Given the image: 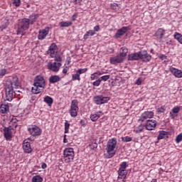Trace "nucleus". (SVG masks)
Listing matches in <instances>:
<instances>
[{"instance_id": "16", "label": "nucleus", "mask_w": 182, "mask_h": 182, "mask_svg": "<svg viewBox=\"0 0 182 182\" xmlns=\"http://www.w3.org/2000/svg\"><path fill=\"white\" fill-rule=\"evenodd\" d=\"M164 35H166V30L160 28L156 31L154 36L156 38L157 41L161 42V41H163L164 38Z\"/></svg>"}, {"instance_id": "11", "label": "nucleus", "mask_w": 182, "mask_h": 182, "mask_svg": "<svg viewBox=\"0 0 182 182\" xmlns=\"http://www.w3.org/2000/svg\"><path fill=\"white\" fill-rule=\"evenodd\" d=\"M48 54L50 55L51 58H55L58 55V46L55 43H53L48 50Z\"/></svg>"}, {"instance_id": "36", "label": "nucleus", "mask_w": 182, "mask_h": 182, "mask_svg": "<svg viewBox=\"0 0 182 182\" xmlns=\"http://www.w3.org/2000/svg\"><path fill=\"white\" fill-rule=\"evenodd\" d=\"M42 181H43V178H42L39 175L35 176L32 178V182H42Z\"/></svg>"}, {"instance_id": "34", "label": "nucleus", "mask_w": 182, "mask_h": 182, "mask_svg": "<svg viewBox=\"0 0 182 182\" xmlns=\"http://www.w3.org/2000/svg\"><path fill=\"white\" fill-rule=\"evenodd\" d=\"M10 126L12 129H16L18 127V119L16 118L12 119L10 122Z\"/></svg>"}, {"instance_id": "39", "label": "nucleus", "mask_w": 182, "mask_h": 182, "mask_svg": "<svg viewBox=\"0 0 182 182\" xmlns=\"http://www.w3.org/2000/svg\"><path fill=\"white\" fill-rule=\"evenodd\" d=\"M110 79V75H103L100 77V80L101 82H107Z\"/></svg>"}, {"instance_id": "52", "label": "nucleus", "mask_w": 182, "mask_h": 182, "mask_svg": "<svg viewBox=\"0 0 182 182\" xmlns=\"http://www.w3.org/2000/svg\"><path fill=\"white\" fill-rule=\"evenodd\" d=\"M76 18H77V13H75L72 16V21L73 22H75L76 21Z\"/></svg>"}, {"instance_id": "26", "label": "nucleus", "mask_w": 182, "mask_h": 182, "mask_svg": "<svg viewBox=\"0 0 182 182\" xmlns=\"http://www.w3.org/2000/svg\"><path fill=\"white\" fill-rule=\"evenodd\" d=\"M72 25H73V21H61L59 23L60 28H69V26H72Z\"/></svg>"}, {"instance_id": "53", "label": "nucleus", "mask_w": 182, "mask_h": 182, "mask_svg": "<svg viewBox=\"0 0 182 182\" xmlns=\"http://www.w3.org/2000/svg\"><path fill=\"white\" fill-rule=\"evenodd\" d=\"M80 124H81V126H82V127H86V122L83 119H81L80 121Z\"/></svg>"}, {"instance_id": "6", "label": "nucleus", "mask_w": 182, "mask_h": 182, "mask_svg": "<svg viewBox=\"0 0 182 182\" xmlns=\"http://www.w3.org/2000/svg\"><path fill=\"white\" fill-rule=\"evenodd\" d=\"M79 102L77 100H73L71 102L70 109L69 110L70 115L71 117H76L77 116V112H79Z\"/></svg>"}, {"instance_id": "61", "label": "nucleus", "mask_w": 182, "mask_h": 182, "mask_svg": "<svg viewBox=\"0 0 182 182\" xmlns=\"http://www.w3.org/2000/svg\"><path fill=\"white\" fill-rule=\"evenodd\" d=\"M75 4H80L82 0H75Z\"/></svg>"}, {"instance_id": "8", "label": "nucleus", "mask_w": 182, "mask_h": 182, "mask_svg": "<svg viewBox=\"0 0 182 182\" xmlns=\"http://www.w3.org/2000/svg\"><path fill=\"white\" fill-rule=\"evenodd\" d=\"M153 117H154V112L152 111H146L141 114L140 118L138 119V122L143 123L144 122L150 120V119H153Z\"/></svg>"}, {"instance_id": "42", "label": "nucleus", "mask_w": 182, "mask_h": 182, "mask_svg": "<svg viewBox=\"0 0 182 182\" xmlns=\"http://www.w3.org/2000/svg\"><path fill=\"white\" fill-rule=\"evenodd\" d=\"M11 2L14 6L19 7L21 4V0H11Z\"/></svg>"}, {"instance_id": "21", "label": "nucleus", "mask_w": 182, "mask_h": 182, "mask_svg": "<svg viewBox=\"0 0 182 182\" xmlns=\"http://www.w3.org/2000/svg\"><path fill=\"white\" fill-rule=\"evenodd\" d=\"M23 149L24 153H32V147H31V143L28 142L27 140H24L23 142Z\"/></svg>"}, {"instance_id": "25", "label": "nucleus", "mask_w": 182, "mask_h": 182, "mask_svg": "<svg viewBox=\"0 0 182 182\" xmlns=\"http://www.w3.org/2000/svg\"><path fill=\"white\" fill-rule=\"evenodd\" d=\"M0 112L3 114L8 113V112H9V106L6 104H2L0 107Z\"/></svg>"}, {"instance_id": "23", "label": "nucleus", "mask_w": 182, "mask_h": 182, "mask_svg": "<svg viewBox=\"0 0 182 182\" xmlns=\"http://www.w3.org/2000/svg\"><path fill=\"white\" fill-rule=\"evenodd\" d=\"M140 59V51L137 53H133L128 55V60H139Z\"/></svg>"}, {"instance_id": "35", "label": "nucleus", "mask_w": 182, "mask_h": 182, "mask_svg": "<svg viewBox=\"0 0 182 182\" xmlns=\"http://www.w3.org/2000/svg\"><path fill=\"white\" fill-rule=\"evenodd\" d=\"M174 38L182 45V35L181 33L176 32L174 33Z\"/></svg>"}, {"instance_id": "22", "label": "nucleus", "mask_w": 182, "mask_h": 182, "mask_svg": "<svg viewBox=\"0 0 182 182\" xmlns=\"http://www.w3.org/2000/svg\"><path fill=\"white\" fill-rule=\"evenodd\" d=\"M104 113L102 111L97 112L94 114H91L90 118L92 122H97L98 119H100L103 116Z\"/></svg>"}, {"instance_id": "3", "label": "nucleus", "mask_w": 182, "mask_h": 182, "mask_svg": "<svg viewBox=\"0 0 182 182\" xmlns=\"http://www.w3.org/2000/svg\"><path fill=\"white\" fill-rule=\"evenodd\" d=\"M30 25L29 19L27 18L21 19L18 23L17 35H21V36H23L25 33H26V31L29 29Z\"/></svg>"}, {"instance_id": "4", "label": "nucleus", "mask_w": 182, "mask_h": 182, "mask_svg": "<svg viewBox=\"0 0 182 182\" xmlns=\"http://www.w3.org/2000/svg\"><path fill=\"white\" fill-rule=\"evenodd\" d=\"M116 146H117V140L116 139H109L106 148L107 152L109 154V159H112L116 154V151H114Z\"/></svg>"}, {"instance_id": "14", "label": "nucleus", "mask_w": 182, "mask_h": 182, "mask_svg": "<svg viewBox=\"0 0 182 182\" xmlns=\"http://www.w3.org/2000/svg\"><path fill=\"white\" fill-rule=\"evenodd\" d=\"M3 130L6 140H11V139H12V130H14L12 127H4Z\"/></svg>"}, {"instance_id": "41", "label": "nucleus", "mask_w": 182, "mask_h": 182, "mask_svg": "<svg viewBox=\"0 0 182 182\" xmlns=\"http://www.w3.org/2000/svg\"><path fill=\"white\" fill-rule=\"evenodd\" d=\"M126 168H127V162L124 161V162L121 163V164L119 165V170H126Z\"/></svg>"}, {"instance_id": "29", "label": "nucleus", "mask_w": 182, "mask_h": 182, "mask_svg": "<svg viewBox=\"0 0 182 182\" xmlns=\"http://www.w3.org/2000/svg\"><path fill=\"white\" fill-rule=\"evenodd\" d=\"M43 102H45V103H46L48 106L50 107L52 106V105H53V98L47 95L44 97Z\"/></svg>"}, {"instance_id": "40", "label": "nucleus", "mask_w": 182, "mask_h": 182, "mask_svg": "<svg viewBox=\"0 0 182 182\" xmlns=\"http://www.w3.org/2000/svg\"><path fill=\"white\" fill-rule=\"evenodd\" d=\"M132 136H127L125 137H122V141H123L124 143H129V141H132Z\"/></svg>"}, {"instance_id": "58", "label": "nucleus", "mask_w": 182, "mask_h": 182, "mask_svg": "<svg viewBox=\"0 0 182 182\" xmlns=\"http://www.w3.org/2000/svg\"><path fill=\"white\" fill-rule=\"evenodd\" d=\"M136 84L138 85V86H140V85H141V80H140V78L136 80Z\"/></svg>"}, {"instance_id": "60", "label": "nucleus", "mask_w": 182, "mask_h": 182, "mask_svg": "<svg viewBox=\"0 0 182 182\" xmlns=\"http://www.w3.org/2000/svg\"><path fill=\"white\" fill-rule=\"evenodd\" d=\"M117 181H118V182H124V179H122V178H117Z\"/></svg>"}, {"instance_id": "43", "label": "nucleus", "mask_w": 182, "mask_h": 182, "mask_svg": "<svg viewBox=\"0 0 182 182\" xmlns=\"http://www.w3.org/2000/svg\"><path fill=\"white\" fill-rule=\"evenodd\" d=\"M54 62H56V63H62V58H60L59 55H57V54L54 56Z\"/></svg>"}, {"instance_id": "37", "label": "nucleus", "mask_w": 182, "mask_h": 182, "mask_svg": "<svg viewBox=\"0 0 182 182\" xmlns=\"http://www.w3.org/2000/svg\"><path fill=\"white\" fill-rule=\"evenodd\" d=\"M72 80H78L80 81V75L76 71L75 74L72 75Z\"/></svg>"}, {"instance_id": "31", "label": "nucleus", "mask_w": 182, "mask_h": 182, "mask_svg": "<svg viewBox=\"0 0 182 182\" xmlns=\"http://www.w3.org/2000/svg\"><path fill=\"white\" fill-rule=\"evenodd\" d=\"M120 50L121 51H120L119 55L124 60L126 56H127V52H129V50H127V48L126 47H122V48H121Z\"/></svg>"}, {"instance_id": "44", "label": "nucleus", "mask_w": 182, "mask_h": 182, "mask_svg": "<svg viewBox=\"0 0 182 182\" xmlns=\"http://www.w3.org/2000/svg\"><path fill=\"white\" fill-rule=\"evenodd\" d=\"M118 174H120L121 176H127V171L123 170V169H119Z\"/></svg>"}, {"instance_id": "57", "label": "nucleus", "mask_w": 182, "mask_h": 182, "mask_svg": "<svg viewBox=\"0 0 182 182\" xmlns=\"http://www.w3.org/2000/svg\"><path fill=\"white\" fill-rule=\"evenodd\" d=\"M91 147H92L93 149H97V144L94 143L91 145Z\"/></svg>"}, {"instance_id": "51", "label": "nucleus", "mask_w": 182, "mask_h": 182, "mask_svg": "<svg viewBox=\"0 0 182 182\" xmlns=\"http://www.w3.org/2000/svg\"><path fill=\"white\" fill-rule=\"evenodd\" d=\"M68 70H69V67L65 66V67L63 69V73H64V75H66V73H68Z\"/></svg>"}, {"instance_id": "28", "label": "nucleus", "mask_w": 182, "mask_h": 182, "mask_svg": "<svg viewBox=\"0 0 182 182\" xmlns=\"http://www.w3.org/2000/svg\"><path fill=\"white\" fill-rule=\"evenodd\" d=\"M168 132L166 131H161L159 132V134L158 135L157 139L158 140H163V139H166V137H168Z\"/></svg>"}, {"instance_id": "5", "label": "nucleus", "mask_w": 182, "mask_h": 182, "mask_svg": "<svg viewBox=\"0 0 182 182\" xmlns=\"http://www.w3.org/2000/svg\"><path fill=\"white\" fill-rule=\"evenodd\" d=\"M63 157L65 163H70L75 159V150L73 148H66L63 151Z\"/></svg>"}, {"instance_id": "59", "label": "nucleus", "mask_w": 182, "mask_h": 182, "mask_svg": "<svg viewBox=\"0 0 182 182\" xmlns=\"http://www.w3.org/2000/svg\"><path fill=\"white\" fill-rule=\"evenodd\" d=\"M63 143H68V139H66V135H64Z\"/></svg>"}, {"instance_id": "48", "label": "nucleus", "mask_w": 182, "mask_h": 182, "mask_svg": "<svg viewBox=\"0 0 182 182\" xmlns=\"http://www.w3.org/2000/svg\"><path fill=\"white\" fill-rule=\"evenodd\" d=\"M158 113H164L166 112V107L162 106L157 109Z\"/></svg>"}, {"instance_id": "62", "label": "nucleus", "mask_w": 182, "mask_h": 182, "mask_svg": "<svg viewBox=\"0 0 182 182\" xmlns=\"http://www.w3.org/2000/svg\"><path fill=\"white\" fill-rule=\"evenodd\" d=\"M151 182H157V179H152Z\"/></svg>"}, {"instance_id": "13", "label": "nucleus", "mask_w": 182, "mask_h": 182, "mask_svg": "<svg viewBox=\"0 0 182 182\" xmlns=\"http://www.w3.org/2000/svg\"><path fill=\"white\" fill-rule=\"evenodd\" d=\"M140 59L142 62H150L151 60V55L147 53L146 50L139 51Z\"/></svg>"}, {"instance_id": "7", "label": "nucleus", "mask_w": 182, "mask_h": 182, "mask_svg": "<svg viewBox=\"0 0 182 182\" xmlns=\"http://www.w3.org/2000/svg\"><path fill=\"white\" fill-rule=\"evenodd\" d=\"M95 105H105V103H108L110 100L109 97H105L103 95H97L93 98Z\"/></svg>"}, {"instance_id": "15", "label": "nucleus", "mask_w": 182, "mask_h": 182, "mask_svg": "<svg viewBox=\"0 0 182 182\" xmlns=\"http://www.w3.org/2000/svg\"><path fill=\"white\" fill-rule=\"evenodd\" d=\"M124 59L119 55H117L116 56L111 57L109 58V62L111 65H116L117 63H123Z\"/></svg>"}, {"instance_id": "18", "label": "nucleus", "mask_w": 182, "mask_h": 182, "mask_svg": "<svg viewBox=\"0 0 182 182\" xmlns=\"http://www.w3.org/2000/svg\"><path fill=\"white\" fill-rule=\"evenodd\" d=\"M169 72H171V73H172V75L178 79H181L182 77V70H178V68H176L174 67L171 66L169 68Z\"/></svg>"}, {"instance_id": "9", "label": "nucleus", "mask_w": 182, "mask_h": 182, "mask_svg": "<svg viewBox=\"0 0 182 182\" xmlns=\"http://www.w3.org/2000/svg\"><path fill=\"white\" fill-rule=\"evenodd\" d=\"M28 132L33 137H36V136H41V134H42V129H41L39 127L36 125H32L31 127H28Z\"/></svg>"}, {"instance_id": "54", "label": "nucleus", "mask_w": 182, "mask_h": 182, "mask_svg": "<svg viewBox=\"0 0 182 182\" xmlns=\"http://www.w3.org/2000/svg\"><path fill=\"white\" fill-rule=\"evenodd\" d=\"M93 31H95V32H99L100 31V26H95V27H94V30Z\"/></svg>"}, {"instance_id": "32", "label": "nucleus", "mask_w": 182, "mask_h": 182, "mask_svg": "<svg viewBox=\"0 0 182 182\" xmlns=\"http://www.w3.org/2000/svg\"><path fill=\"white\" fill-rule=\"evenodd\" d=\"M102 73L100 71H97L92 74H91L90 79L91 80H96L98 79L99 76H102Z\"/></svg>"}, {"instance_id": "47", "label": "nucleus", "mask_w": 182, "mask_h": 182, "mask_svg": "<svg viewBox=\"0 0 182 182\" xmlns=\"http://www.w3.org/2000/svg\"><path fill=\"white\" fill-rule=\"evenodd\" d=\"M6 75V69L3 68L0 70V77H4Z\"/></svg>"}, {"instance_id": "10", "label": "nucleus", "mask_w": 182, "mask_h": 182, "mask_svg": "<svg viewBox=\"0 0 182 182\" xmlns=\"http://www.w3.org/2000/svg\"><path fill=\"white\" fill-rule=\"evenodd\" d=\"M48 69L51 70V72L58 73V71L60 69L62 66V63H56V62H50L48 63Z\"/></svg>"}, {"instance_id": "17", "label": "nucleus", "mask_w": 182, "mask_h": 182, "mask_svg": "<svg viewBox=\"0 0 182 182\" xmlns=\"http://www.w3.org/2000/svg\"><path fill=\"white\" fill-rule=\"evenodd\" d=\"M157 126V121L154 119L147 120L145 124V127L146 130H154Z\"/></svg>"}, {"instance_id": "30", "label": "nucleus", "mask_w": 182, "mask_h": 182, "mask_svg": "<svg viewBox=\"0 0 182 182\" xmlns=\"http://www.w3.org/2000/svg\"><path fill=\"white\" fill-rule=\"evenodd\" d=\"M94 35H96V32H95V31H93V30H89L84 35L83 39H85V41H86V39L89 38V36H94Z\"/></svg>"}, {"instance_id": "55", "label": "nucleus", "mask_w": 182, "mask_h": 182, "mask_svg": "<svg viewBox=\"0 0 182 182\" xmlns=\"http://www.w3.org/2000/svg\"><path fill=\"white\" fill-rule=\"evenodd\" d=\"M46 167H48V165H46V163H43L41 164V168H43V170H45V168H46Z\"/></svg>"}, {"instance_id": "24", "label": "nucleus", "mask_w": 182, "mask_h": 182, "mask_svg": "<svg viewBox=\"0 0 182 182\" xmlns=\"http://www.w3.org/2000/svg\"><path fill=\"white\" fill-rule=\"evenodd\" d=\"M38 18L39 15L38 14H32L29 16L28 19L29 21L30 25H33V23L36 22V21H38Z\"/></svg>"}, {"instance_id": "45", "label": "nucleus", "mask_w": 182, "mask_h": 182, "mask_svg": "<svg viewBox=\"0 0 182 182\" xmlns=\"http://www.w3.org/2000/svg\"><path fill=\"white\" fill-rule=\"evenodd\" d=\"M102 83L100 78H98L97 80L92 82V85L96 87H99V85Z\"/></svg>"}, {"instance_id": "63", "label": "nucleus", "mask_w": 182, "mask_h": 182, "mask_svg": "<svg viewBox=\"0 0 182 182\" xmlns=\"http://www.w3.org/2000/svg\"><path fill=\"white\" fill-rule=\"evenodd\" d=\"M153 50H154L153 49L151 50V53H153Z\"/></svg>"}, {"instance_id": "27", "label": "nucleus", "mask_w": 182, "mask_h": 182, "mask_svg": "<svg viewBox=\"0 0 182 182\" xmlns=\"http://www.w3.org/2000/svg\"><path fill=\"white\" fill-rule=\"evenodd\" d=\"M50 83H58L60 82V77L59 75H52L49 78Z\"/></svg>"}, {"instance_id": "38", "label": "nucleus", "mask_w": 182, "mask_h": 182, "mask_svg": "<svg viewBox=\"0 0 182 182\" xmlns=\"http://www.w3.org/2000/svg\"><path fill=\"white\" fill-rule=\"evenodd\" d=\"M69 129H70V124H69V122H68V120H65L64 133H65V134L69 133Z\"/></svg>"}, {"instance_id": "56", "label": "nucleus", "mask_w": 182, "mask_h": 182, "mask_svg": "<svg viewBox=\"0 0 182 182\" xmlns=\"http://www.w3.org/2000/svg\"><path fill=\"white\" fill-rule=\"evenodd\" d=\"M118 178H122V180H126V176L121 174H119Z\"/></svg>"}, {"instance_id": "50", "label": "nucleus", "mask_w": 182, "mask_h": 182, "mask_svg": "<svg viewBox=\"0 0 182 182\" xmlns=\"http://www.w3.org/2000/svg\"><path fill=\"white\" fill-rule=\"evenodd\" d=\"M159 58L161 59V60H165V59H167V55L161 54L159 55Z\"/></svg>"}, {"instance_id": "49", "label": "nucleus", "mask_w": 182, "mask_h": 182, "mask_svg": "<svg viewBox=\"0 0 182 182\" xmlns=\"http://www.w3.org/2000/svg\"><path fill=\"white\" fill-rule=\"evenodd\" d=\"M182 141V133L179 134L176 138V143H180V141Z\"/></svg>"}, {"instance_id": "19", "label": "nucleus", "mask_w": 182, "mask_h": 182, "mask_svg": "<svg viewBox=\"0 0 182 182\" xmlns=\"http://www.w3.org/2000/svg\"><path fill=\"white\" fill-rule=\"evenodd\" d=\"M181 107L176 106L172 109L171 112H169V117L171 119H176L177 117L178 112H180Z\"/></svg>"}, {"instance_id": "1", "label": "nucleus", "mask_w": 182, "mask_h": 182, "mask_svg": "<svg viewBox=\"0 0 182 182\" xmlns=\"http://www.w3.org/2000/svg\"><path fill=\"white\" fill-rule=\"evenodd\" d=\"M14 86L16 89H18L19 87V79L18 77H13L12 80H8L6 82V100L8 102H12L14 99V95H15V92L14 91Z\"/></svg>"}, {"instance_id": "12", "label": "nucleus", "mask_w": 182, "mask_h": 182, "mask_svg": "<svg viewBox=\"0 0 182 182\" xmlns=\"http://www.w3.org/2000/svg\"><path fill=\"white\" fill-rule=\"evenodd\" d=\"M49 27H46L44 29L40 30L38 35V40L43 41L49 35Z\"/></svg>"}, {"instance_id": "2", "label": "nucleus", "mask_w": 182, "mask_h": 182, "mask_svg": "<svg viewBox=\"0 0 182 182\" xmlns=\"http://www.w3.org/2000/svg\"><path fill=\"white\" fill-rule=\"evenodd\" d=\"M43 89H45V78L42 75H38L34 80L31 92L34 95H38Z\"/></svg>"}, {"instance_id": "46", "label": "nucleus", "mask_w": 182, "mask_h": 182, "mask_svg": "<svg viewBox=\"0 0 182 182\" xmlns=\"http://www.w3.org/2000/svg\"><path fill=\"white\" fill-rule=\"evenodd\" d=\"M77 72L79 73L80 76V75H82V73H86V72H87V68H80L77 70Z\"/></svg>"}, {"instance_id": "20", "label": "nucleus", "mask_w": 182, "mask_h": 182, "mask_svg": "<svg viewBox=\"0 0 182 182\" xmlns=\"http://www.w3.org/2000/svg\"><path fill=\"white\" fill-rule=\"evenodd\" d=\"M127 31H129V27L124 26L119 28L115 33V38L117 39H119V38L123 36V35H124V33H126Z\"/></svg>"}, {"instance_id": "33", "label": "nucleus", "mask_w": 182, "mask_h": 182, "mask_svg": "<svg viewBox=\"0 0 182 182\" xmlns=\"http://www.w3.org/2000/svg\"><path fill=\"white\" fill-rule=\"evenodd\" d=\"M144 130V125L140 124L137 127H135L134 129V133H141Z\"/></svg>"}]
</instances>
